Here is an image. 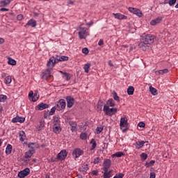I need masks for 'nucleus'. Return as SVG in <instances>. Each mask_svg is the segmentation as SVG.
Wrapping results in <instances>:
<instances>
[{
    "mask_svg": "<svg viewBox=\"0 0 178 178\" xmlns=\"http://www.w3.org/2000/svg\"><path fill=\"white\" fill-rule=\"evenodd\" d=\"M124 177V174L118 173L113 178H123Z\"/></svg>",
    "mask_w": 178,
    "mask_h": 178,
    "instance_id": "a18cd8bd",
    "label": "nucleus"
},
{
    "mask_svg": "<svg viewBox=\"0 0 178 178\" xmlns=\"http://www.w3.org/2000/svg\"><path fill=\"white\" fill-rule=\"evenodd\" d=\"M87 133H81V135H80V138L81 140H87Z\"/></svg>",
    "mask_w": 178,
    "mask_h": 178,
    "instance_id": "ea45409f",
    "label": "nucleus"
},
{
    "mask_svg": "<svg viewBox=\"0 0 178 178\" xmlns=\"http://www.w3.org/2000/svg\"><path fill=\"white\" fill-rule=\"evenodd\" d=\"M8 99V96L0 95V102H5Z\"/></svg>",
    "mask_w": 178,
    "mask_h": 178,
    "instance_id": "c9c22d12",
    "label": "nucleus"
},
{
    "mask_svg": "<svg viewBox=\"0 0 178 178\" xmlns=\"http://www.w3.org/2000/svg\"><path fill=\"white\" fill-rule=\"evenodd\" d=\"M90 67H91L90 63H88L84 65L83 70H84L85 73H88L89 70H90Z\"/></svg>",
    "mask_w": 178,
    "mask_h": 178,
    "instance_id": "cd10ccee",
    "label": "nucleus"
},
{
    "mask_svg": "<svg viewBox=\"0 0 178 178\" xmlns=\"http://www.w3.org/2000/svg\"><path fill=\"white\" fill-rule=\"evenodd\" d=\"M144 144H145V141H138L136 143V149H140V148H143L144 147Z\"/></svg>",
    "mask_w": 178,
    "mask_h": 178,
    "instance_id": "5701e85b",
    "label": "nucleus"
},
{
    "mask_svg": "<svg viewBox=\"0 0 178 178\" xmlns=\"http://www.w3.org/2000/svg\"><path fill=\"white\" fill-rule=\"evenodd\" d=\"M68 4L69 5H73V1H68Z\"/></svg>",
    "mask_w": 178,
    "mask_h": 178,
    "instance_id": "338daca9",
    "label": "nucleus"
},
{
    "mask_svg": "<svg viewBox=\"0 0 178 178\" xmlns=\"http://www.w3.org/2000/svg\"><path fill=\"white\" fill-rule=\"evenodd\" d=\"M25 158L26 159H29L30 158H31V156H33V150H29L28 152H26L25 153Z\"/></svg>",
    "mask_w": 178,
    "mask_h": 178,
    "instance_id": "c756f323",
    "label": "nucleus"
},
{
    "mask_svg": "<svg viewBox=\"0 0 178 178\" xmlns=\"http://www.w3.org/2000/svg\"><path fill=\"white\" fill-rule=\"evenodd\" d=\"M177 1V0H170L168 1L170 6H173V5H175V3H176Z\"/></svg>",
    "mask_w": 178,
    "mask_h": 178,
    "instance_id": "de8ad7c7",
    "label": "nucleus"
},
{
    "mask_svg": "<svg viewBox=\"0 0 178 178\" xmlns=\"http://www.w3.org/2000/svg\"><path fill=\"white\" fill-rule=\"evenodd\" d=\"M129 10L131 13H134V15H136V16H138V17H143V13L141 12V10L131 7L129 8Z\"/></svg>",
    "mask_w": 178,
    "mask_h": 178,
    "instance_id": "9d476101",
    "label": "nucleus"
},
{
    "mask_svg": "<svg viewBox=\"0 0 178 178\" xmlns=\"http://www.w3.org/2000/svg\"><path fill=\"white\" fill-rule=\"evenodd\" d=\"M5 83H6V84H10L11 83H12V77H10V76H6V78H5Z\"/></svg>",
    "mask_w": 178,
    "mask_h": 178,
    "instance_id": "4c0bfd02",
    "label": "nucleus"
},
{
    "mask_svg": "<svg viewBox=\"0 0 178 178\" xmlns=\"http://www.w3.org/2000/svg\"><path fill=\"white\" fill-rule=\"evenodd\" d=\"M108 65L111 66V67H113V63H112V60L108 61Z\"/></svg>",
    "mask_w": 178,
    "mask_h": 178,
    "instance_id": "bf43d9fd",
    "label": "nucleus"
},
{
    "mask_svg": "<svg viewBox=\"0 0 178 178\" xmlns=\"http://www.w3.org/2000/svg\"><path fill=\"white\" fill-rule=\"evenodd\" d=\"M33 95H34V92H33V90H31L29 92V98H33Z\"/></svg>",
    "mask_w": 178,
    "mask_h": 178,
    "instance_id": "864d4df0",
    "label": "nucleus"
},
{
    "mask_svg": "<svg viewBox=\"0 0 178 178\" xmlns=\"http://www.w3.org/2000/svg\"><path fill=\"white\" fill-rule=\"evenodd\" d=\"M83 150L80 149L79 148L75 149L72 152V155L75 158H79V156H81V155H83Z\"/></svg>",
    "mask_w": 178,
    "mask_h": 178,
    "instance_id": "f8f14e48",
    "label": "nucleus"
},
{
    "mask_svg": "<svg viewBox=\"0 0 178 178\" xmlns=\"http://www.w3.org/2000/svg\"><path fill=\"white\" fill-rule=\"evenodd\" d=\"M2 111H3V107H2V106H0V113H2Z\"/></svg>",
    "mask_w": 178,
    "mask_h": 178,
    "instance_id": "e2e57ef3",
    "label": "nucleus"
},
{
    "mask_svg": "<svg viewBox=\"0 0 178 178\" xmlns=\"http://www.w3.org/2000/svg\"><path fill=\"white\" fill-rule=\"evenodd\" d=\"M102 130H104V129L102 127H98L96 129L97 134H99L102 131Z\"/></svg>",
    "mask_w": 178,
    "mask_h": 178,
    "instance_id": "09e8293b",
    "label": "nucleus"
},
{
    "mask_svg": "<svg viewBox=\"0 0 178 178\" xmlns=\"http://www.w3.org/2000/svg\"><path fill=\"white\" fill-rule=\"evenodd\" d=\"M5 42V40L3 38H0V44H3Z\"/></svg>",
    "mask_w": 178,
    "mask_h": 178,
    "instance_id": "052dcab7",
    "label": "nucleus"
},
{
    "mask_svg": "<svg viewBox=\"0 0 178 178\" xmlns=\"http://www.w3.org/2000/svg\"><path fill=\"white\" fill-rule=\"evenodd\" d=\"M47 108H48V104L44 103H40L35 106L36 111H44V109H47Z\"/></svg>",
    "mask_w": 178,
    "mask_h": 178,
    "instance_id": "4468645a",
    "label": "nucleus"
},
{
    "mask_svg": "<svg viewBox=\"0 0 178 178\" xmlns=\"http://www.w3.org/2000/svg\"><path fill=\"white\" fill-rule=\"evenodd\" d=\"M27 26H31V27H35L37 26V22L34 19H30L28 23L25 25V27Z\"/></svg>",
    "mask_w": 178,
    "mask_h": 178,
    "instance_id": "4be33fe9",
    "label": "nucleus"
},
{
    "mask_svg": "<svg viewBox=\"0 0 178 178\" xmlns=\"http://www.w3.org/2000/svg\"><path fill=\"white\" fill-rule=\"evenodd\" d=\"M127 94L128 95H133L134 94V87L133 86L128 87Z\"/></svg>",
    "mask_w": 178,
    "mask_h": 178,
    "instance_id": "c85d7f7f",
    "label": "nucleus"
},
{
    "mask_svg": "<svg viewBox=\"0 0 178 178\" xmlns=\"http://www.w3.org/2000/svg\"><path fill=\"white\" fill-rule=\"evenodd\" d=\"M155 163V161L152 160L149 163H146L145 166L146 168H149V166H152Z\"/></svg>",
    "mask_w": 178,
    "mask_h": 178,
    "instance_id": "a19ab883",
    "label": "nucleus"
},
{
    "mask_svg": "<svg viewBox=\"0 0 178 178\" xmlns=\"http://www.w3.org/2000/svg\"><path fill=\"white\" fill-rule=\"evenodd\" d=\"M140 158L141 159H143V161H145L147 159V158H148V154H145V153H142L140 154Z\"/></svg>",
    "mask_w": 178,
    "mask_h": 178,
    "instance_id": "79ce46f5",
    "label": "nucleus"
},
{
    "mask_svg": "<svg viewBox=\"0 0 178 178\" xmlns=\"http://www.w3.org/2000/svg\"><path fill=\"white\" fill-rule=\"evenodd\" d=\"M155 177H156L155 172H151L149 178H155Z\"/></svg>",
    "mask_w": 178,
    "mask_h": 178,
    "instance_id": "13d9d810",
    "label": "nucleus"
},
{
    "mask_svg": "<svg viewBox=\"0 0 178 178\" xmlns=\"http://www.w3.org/2000/svg\"><path fill=\"white\" fill-rule=\"evenodd\" d=\"M86 24L87 26H92V24H94V22L92 21L90 23H87Z\"/></svg>",
    "mask_w": 178,
    "mask_h": 178,
    "instance_id": "680f3d73",
    "label": "nucleus"
},
{
    "mask_svg": "<svg viewBox=\"0 0 178 178\" xmlns=\"http://www.w3.org/2000/svg\"><path fill=\"white\" fill-rule=\"evenodd\" d=\"M6 154H7V155H9L10 154H12V146L11 145H8L6 149Z\"/></svg>",
    "mask_w": 178,
    "mask_h": 178,
    "instance_id": "7c9ffc66",
    "label": "nucleus"
},
{
    "mask_svg": "<svg viewBox=\"0 0 178 178\" xmlns=\"http://www.w3.org/2000/svg\"><path fill=\"white\" fill-rule=\"evenodd\" d=\"M0 10L1 12H8V11H9V9L5 8H2L0 9Z\"/></svg>",
    "mask_w": 178,
    "mask_h": 178,
    "instance_id": "4d7b16f0",
    "label": "nucleus"
},
{
    "mask_svg": "<svg viewBox=\"0 0 178 178\" xmlns=\"http://www.w3.org/2000/svg\"><path fill=\"white\" fill-rule=\"evenodd\" d=\"M66 156H67V152L66 149H63L57 154L58 161H63L66 159Z\"/></svg>",
    "mask_w": 178,
    "mask_h": 178,
    "instance_id": "6e6552de",
    "label": "nucleus"
},
{
    "mask_svg": "<svg viewBox=\"0 0 178 178\" xmlns=\"http://www.w3.org/2000/svg\"><path fill=\"white\" fill-rule=\"evenodd\" d=\"M53 131L56 134H59V133L62 131V128H60V121L57 117L54 119Z\"/></svg>",
    "mask_w": 178,
    "mask_h": 178,
    "instance_id": "7ed1b4c3",
    "label": "nucleus"
},
{
    "mask_svg": "<svg viewBox=\"0 0 178 178\" xmlns=\"http://www.w3.org/2000/svg\"><path fill=\"white\" fill-rule=\"evenodd\" d=\"M66 101L67 108H72V106L74 105V98H73L72 96H67L66 97Z\"/></svg>",
    "mask_w": 178,
    "mask_h": 178,
    "instance_id": "9b49d317",
    "label": "nucleus"
},
{
    "mask_svg": "<svg viewBox=\"0 0 178 178\" xmlns=\"http://www.w3.org/2000/svg\"><path fill=\"white\" fill-rule=\"evenodd\" d=\"M19 140L20 141H24L26 140V133L24 131H19Z\"/></svg>",
    "mask_w": 178,
    "mask_h": 178,
    "instance_id": "393cba45",
    "label": "nucleus"
},
{
    "mask_svg": "<svg viewBox=\"0 0 178 178\" xmlns=\"http://www.w3.org/2000/svg\"><path fill=\"white\" fill-rule=\"evenodd\" d=\"M80 31L78 33L80 40H86L88 35H90V32H88V29L86 27H80Z\"/></svg>",
    "mask_w": 178,
    "mask_h": 178,
    "instance_id": "20e7f679",
    "label": "nucleus"
},
{
    "mask_svg": "<svg viewBox=\"0 0 178 178\" xmlns=\"http://www.w3.org/2000/svg\"><path fill=\"white\" fill-rule=\"evenodd\" d=\"M1 145H2V141L0 139V147H1Z\"/></svg>",
    "mask_w": 178,
    "mask_h": 178,
    "instance_id": "774afa93",
    "label": "nucleus"
},
{
    "mask_svg": "<svg viewBox=\"0 0 178 178\" xmlns=\"http://www.w3.org/2000/svg\"><path fill=\"white\" fill-rule=\"evenodd\" d=\"M44 119H47V118H48V114L47 113H44Z\"/></svg>",
    "mask_w": 178,
    "mask_h": 178,
    "instance_id": "0e129e2a",
    "label": "nucleus"
},
{
    "mask_svg": "<svg viewBox=\"0 0 178 178\" xmlns=\"http://www.w3.org/2000/svg\"><path fill=\"white\" fill-rule=\"evenodd\" d=\"M40 123V127H44V124H42V121H41Z\"/></svg>",
    "mask_w": 178,
    "mask_h": 178,
    "instance_id": "69168bd1",
    "label": "nucleus"
},
{
    "mask_svg": "<svg viewBox=\"0 0 178 178\" xmlns=\"http://www.w3.org/2000/svg\"><path fill=\"white\" fill-rule=\"evenodd\" d=\"M90 144H92L90 151H92V149H95V148L97 147V143L95 142V139H92L90 141Z\"/></svg>",
    "mask_w": 178,
    "mask_h": 178,
    "instance_id": "2f4dec72",
    "label": "nucleus"
},
{
    "mask_svg": "<svg viewBox=\"0 0 178 178\" xmlns=\"http://www.w3.org/2000/svg\"><path fill=\"white\" fill-rule=\"evenodd\" d=\"M127 126V118H122L120 121V127H126Z\"/></svg>",
    "mask_w": 178,
    "mask_h": 178,
    "instance_id": "f3484780",
    "label": "nucleus"
},
{
    "mask_svg": "<svg viewBox=\"0 0 178 178\" xmlns=\"http://www.w3.org/2000/svg\"><path fill=\"white\" fill-rule=\"evenodd\" d=\"M8 65H12V66L16 65V60L9 58L8 61Z\"/></svg>",
    "mask_w": 178,
    "mask_h": 178,
    "instance_id": "e433bc0d",
    "label": "nucleus"
},
{
    "mask_svg": "<svg viewBox=\"0 0 178 178\" xmlns=\"http://www.w3.org/2000/svg\"><path fill=\"white\" fill-rule=\"evenodd\" d=\"M98 45H99V47L104 45V40H100L99 41V42H98Z\"/></svg>",
    "mask_w": 178,
    "mask_h": 178,
    "instance_id": "6e6d98bb",
    "label": "nucleus"
},
{
    "mask_svg": "<svg viewBox=\"0 0 178 178\" xmlns=\"http://www.w3.org/2000/svg\"><path fill=\"white\" fill-rule=\"evenodd\" d=\"M38 92L34 93V96L32 98V101L33 102H35V101H37L38 99Z\"/></svg>",
    "mask_w": 178,
    "mask_h": 178,
    "instance_id": "37998d69",
    "label": "nucleus"
},
{
    "mask_svg": "<svg viewBox=\"0 0 178 178\" xmlns=\"http://www.w3.org/2000/svg\"><path fill=\"white\" fill-rule=\"evenodd\" d=\"M30 175V168H26L18 173V177L24 178Z\"/></svg>",
    "mask_w": 178,
    "mask_h": 178,
    "instance_id": "1a4fd4ad",
    "label": "nucleus"
},
{
    "mask_svg": "<svg viewBox=\"0 0 178 178\" xmlns=\"http://www.w3.org/2000/svg\"><path fill=\"white\" fill-rule=\"evenodd\" d=\"M60 73L63 74V78L65 79L66 81H69V80H70V74L67 72H63L62 71H60Z\"/></svg>",
    "mask_w": 178,
    "mask_h": 178,
    "instance_id": "b1692460",
    "label": "nucleus"
},
{
    "mask_svg": "<svg viewBox=\"0 0 178 178\" xmlns=\"http://www.w3.org/2000/svg\"><path fill=\"white\" fill-rule=\"evenodd\" d=\"M56 108H57V111L65 109V108H66V101L63 99H60L59 102L56 105Z\"/></svg>",
    "mask_w": 178,
    "mask_h": 178,
    "instance_id": "0eeeda50",
    "label": "nucleus"
},
{
    "mask_svg": "<svg viewBox=\"0 0 178 178\" xmlns=\"http://www.w3.org/2000/svg\"><path fill=\"white\" fill-rule=\"evenodd\" d=\"M151 44H154V35H146L140 39L138 47L140 49H143V51H147V49L149 48Z\"/></svg>",
    "mask_w": 178,
    "mask_h": 178,
    "instance_id": "f257e3e1",
    "label": "nucleus"
},
{
    "mask_svg": "<svg viewBox=\"0 0 178 178\" xmlns=\"http://www.w3.org/2000/svg\"><path fill=\"white\" fill-rule=\"evenodd\" d=\"M99 161H101V159H99V157L95 158L93 161L94 165H97V163H99Z\"/></svg>",
    "mask_w": 178,
    "mask_h": 178,
    "instance_id": "49530a36",
    "label": "nucleus"
},
{
    "mask_svg": "<svg viewBox=\"0 0 178 178\" xmlns=\"http://www.w3.org/2000/svg\"><path fill=\"white\" fill-rule=\"evenodd\" d=\"M166 73H169V70L168 69H164V70H159V71H156V74L157 76H161L163 75V74H166Z\"/></svg>",
    "mask_w": 178,
    "mask_h": 178,
    "instance_id": "412c9836",
    "label": "nucleus"
},
{
    "mask_svg": "<svg viewBox=\"0 0 178 178\" xmlns=\"http://www.w3.org/2000/svg\"><path fill=\"white\" fill-rule=\"evenodd\" d=\"M56 63V58H55V57H51L47 64V67L49 68L46 70L42 73V79L44 80H48V79L51 78V69H52L55 66Z\"/></svg>",
    "mask_w": 178,
    "mask_h": 178,
    "instance_id": "f03ea898",
    "label": "nucleus"
},
{
    "mask_svg": "<svg viewBox=\"0 0 178 178\" xmlns=\"http://www.w3.org/2000/svg\"><path fill=\"white\" fill-rule=\"evenodd\" d=\"M80 172H87L88 170V165H83L81 168H79Z\"/></svg>",
    "mask_w": 178,
    "mask_h": 178,
    "instance_id": "f704fd0d",
    "label": "nucleus"
},
{
    "mask_svg": "<svg viewBox=\"0 0 178 178\" xmlns=\"http://www.w3.org/2000/svg\"><path fill=\"white\" fill-rule=\"evenodd\" d=\"M70 126H71V131L74 132L77 131V122H70Z\"/></svg>",
    "mask_w": 178,
    "mask_h": 178,
    "instance_id": "a211bd4d",
    "label": "nucleus"
},
{
    "mask_svg": "<svg viewBox=\"0 0 178 178\" xmlns=\"http://www.w3.org/2000/svg\"><path fill=\"white\" fill-rule=\"evenodd\" d=\"M103 111L107 116H113V115H115L118 112V108H109V106L108 105H104Z\"/></svg>",
    "mask_w": 178,
    "mask_h": 178,
    "instance_id": "39448f33",
    "label": "nucleus"
},
{
    "mask_svg": "<svg viewBox=\"0 0 178 178\" xmlns=\"http://www.w3.org/2000/svg\"><path fill=\"white\" fill-rule=\"evenodd\" d=\"M113 172V170H110L108 172L103 170L102 173H103L104 178H111V177H112V173Z\"/></svg>",
    "mask_w": 178,
    "mask_h": 178,
    "instance_id": "aec40b11",
    "label": "nucleus"
},
{
    "mask_svg": "<svg viewBox=\"0 0 178 178\" xmlns=\"http://www.w3.org/2000/svg\"><path fill=\"white\" fill-rule=\"evenodd\" d=\"M113 99L115 101H117V102H120V99L119 96H118V93H116L115 91L113 92Z\"/></svg>",
    "mask_w": 178,
    "mask_h": 178,
    "instance_id": "72a5a7b5",
    "label": "nucleus"
},
{
    "mask_svg": "<svg viewBox=\"0 0 178 178\" xmlns=\"http://www.w3.org/2000/svg\"><path fill=\"white\" fill-rule=\"evenodd\" d=\"M107 106H115V101L113 100V99H110L106 102V104Z\"/></svg>",
    "mask_w": 178,
    "mask_h": 178,
    "instance_id": "bb28decb",
    "label": "nucleus"
},
{
    "mask_svg": "<svg viewBox=\"0 0 178 178\" xmlns=\"http://www.w3.org/2000/svg\"><path fill=\"white\" fill-rule=\"evenodd\" d=\"M138 126L139 127H145V123L143 122H140L138 123Z\"/></svg>",
    "mask_w": 178,
    "mask_h": 178,
    "instance_id": "603ef678",
    "label": "nucleus"
},
{
    "mask_svg": "<svg viewBox=\"0 0 178 178\" xmlns=\"http://www.w3.org/2000/svg\"><path fill=\"white\" fill-rule=\"evenodd\" d=\"M149 91L152 95H158V90L156 88L149 86Z\"/></svg>",
    "mask_w": 178,
    "mask_h": 178,
    "instance_id": "a878e982",
    "label": "nucleus"
},
{
    "mask_svg": "<svg viewBox=\"0 0 178 178\" xmlns=\"http://www.w3.org/2000/svg\"><path fill=\"white\" fill-rule=\"evenodd\" d=\"M97 106L98 108H100L101 109L102 108V106L104 105V102L102 101H99L97 103Z\"/></svg>",
    "mask_w": 178,
    "mask_h": 178,
    "instance_id": "8fccbe9b",
    "label": "nucleus"
},
{
    "mask_svg": "<svg viewBox=\"0 0 178 178\" xmlns=\"http://www.w3.org/2000/svg\"><path fill=\"white\" fill-rule=\"evenodd\" d=\"M24 120H26L24 118L16 116L15 118H13L12 122L13 123H24Z\"/></svg>",
    "mask_w": 178,
    "mask_h": 178,
    "instance_id": "2eb2a0df",
    "label": "nucleus"
},
{
    "mask_svg": "<svg viewBox=\"0 0 178 178\" xmlns=\"http://www.w3.org/2000/svg\"><path fill=\"white\" fill-rule=\"evenodd\" d=\"M112 165V161L109 159H105L103 163V168L102 170H105L106 172H108L109 170V168H111V165Z\"/></svg>",
    "mask_w": 178,
    "mask_h": 178,
    "instance_id": "423d86ee",
    "label": "nucleus"
},
{
    "mask_svg": "<svg viewBox=\"0 0 178 178\" xmlns=\"http://www.w3.org/2000/svg\"><path fill=\"white\" fill-rule=\"evenodd\" d=\"M92 175L93 176H98V170H93V171L92 172Z\"/></svg>",
    "mask_w": 178,
    "mask_h": 178,
    "instance_id": "5fc2aeb1",
    "label": "nucleus"
},
{
    "mask_svg": "<svg viewBox=\"0 0 178 178\" xmlns=\"http://www.w3.org/2000/svg\"><path fill=\"white\" fill-rule=\"evenodd\" d=\"M162 22V17H159L151 21L150 24L152 26H156V24H159Z\"/></svg>",
    "mask_w": 178,
    "mask_h": 178,
    "instance_id": "dca6fc26",
    "label": "nucleus"
},
{
    "mask_svg": "<svg viewBox=\"0 0 178 178\" xmlns=\"http://www.w3.org/2000/svg\"><path fill=\"white\" fill-rule=\"evenodd\" d=\"M89 52H90V51L88 50V48L85 47V48L82 49V53L85 54V55H88Z\"/></svg>",
    "mask_w": 178,
    "mask_h": 178,
    "instance_id": "c03bdc74",
    "label": "nucleus"
},
{
    "mask_svg": "<svg viewBox=\"0 0 178 178\" xmlns=\"http://www.w3.org/2000/svg\"><path fill=\"white\" fill-rule=\"evenodd\" d=\"M56 110L58 111V108H56V106H55L54 107H53L51 109L50 112L49 113V116H52V115H54V113H55V111Z\"/></svg>",
    "mask_w": 178,
    "mask_h": 178,
    "instance_id": "58836bf2",
    "label": "nucleus"
},
{
    "mask_svg": "<svg viewBox=\"0 0 178 178\" xmlns=\"http://www.w3.org/2000/svg\"><path fill=\"white\" fill-rule=\"evenodd\" d=\"M17 20H23V15L19 14L17 16Z\"/></svg>",
    "mask_w": 178,
    "mask_h": 178,
    "instance_id": "3c124183",
    "label": "nucleus"
},
{
    "mask_svg": "<svg viewBox=\"0 0 178 178\" xmlns=\"http://www.w3.org/2000/svg\"><path fill=\"white\" fill-rule=\"evenodd\" d=\"M124 154L122 152H118L114 154H112V158H115L116 156L117 158H120L121 156H123Z\"/></svg>",
    "mask_w": 178,
    "mask_h": 178,
    "instance_id": "473e14b6",
    "label": "nucleus"
},
{
    "mask_svg": "<svg viewBox=\"0 0 178 178\" xmlns=\"http://www.w3.org/2000/svg\"><path fill=\"white\" fill-rule=\"evenodd\" d=\"M56 59L58 62H65V60H69V57L66 56H57Z\"/></svg>",
    "mask_w": 178,
    "mask_h": 178,
    "instance_id": "6ab92c4d",
    "label": "nucleus"
},
{
    "mask_svg": "<svg viewBox=\"0 0 178 178\" xmlns=\"http://www.w3.org/2000/svg\"><path fill=\"white\" fill-rule=\"evenodd\" d=\"M113 16H114L115 19H118V20H126L127 19L126 15L120 13H113Z\"/></svg>",
    "mask_w": 178,
    "mask_h": 178,
    "instance_id": "ddd939ff",
    "label": "nucleus"
}]
</instances>
